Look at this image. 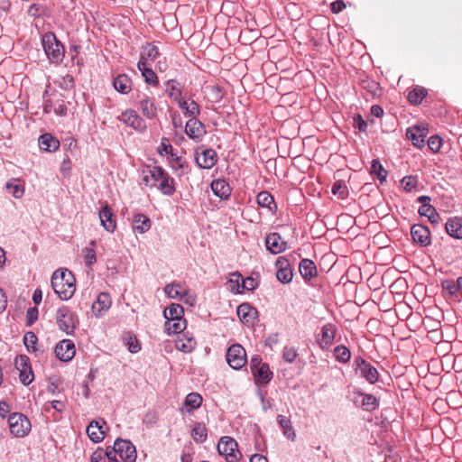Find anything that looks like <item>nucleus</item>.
Instances as JSON below:
<instances>
[{
	"instance_id": "59",
	"label": "nucleus",
	"mask_w": 462,
	"mask_h": 462,
	"mask_svg": "<svg viewBox=\"0 0 462 462\" xmlns=\"http://www.w3.org/2000/svg\"><path fill=\"white\" fill-rule=\"evenodd\" d=\"M257 283L254 279L248 277L242 281V290L253 291L255 289Z\"/></svg>"
},
{
	"instance_id": "39",
	"label": "nucleus",
	"mask_w": 462,
	"mask_h": 462,
	"mask_svg": "<svg viewBox=\"0 0 462 462\" xmlns=\"http://www.w3.org/2000/svg\"><path fill=\"white\" fill-rule=\"evenodd\" d=\"M257 203L262 208H267L270 211L276 208L273 196L268 191H261L257 195Z\"/></svg>"
},
{
	"instance_id": "10",
	"label": "nucleus",
	"mask_w": 462,
	"mask_h": 462,
	"mask_svg": "<svg viewBox=\"0 0 462 462\" xmlns=\"http://www.w3.org/2000/svg\"><path fill=\"white\" fill-rule=\"evenodd\" d=\"M355 364L356 366V370L370 383H374L378 380L379 374L377 370L371 365V364L360 357L356 358Z\"/></svg>"
},
{
	"instance_id": "1",
	"label": "nucleus",
	"mask_w": 462,
	"mask_h": 462,
	"mask_svg": "<svg viewBox=\"0 0 462 462\" xmlns=\"http://www.w3.org/2000/svg\"><path fill=\"white\" fill-rule=\"evenodd\" d=\"M143 181L145 185L156 187L162 194L171 196L174 193V180L161 167L154 166L143 171Z\"/></svg>"
},
{
	"instance_id": "20",
	"label": "nucleus",
	"mask_w": 462,
	"mask_h": 462,
	"mask_svg": "<svg viewBox=\"0 0 462 462\" xmlns=\"http://www.w3.org/2000/svg\"><path fill=\"white\" fill-rule=\"evenodd\" d=\"M102 424H106V422L104 420L101 422L98 420H92L87 428L88 436L95 443L102 441L105 438V431L103 430Z\"/></svg>"
},
{
	"instance_id": "18",
	"label": "nucleus",
	"mask_w": 462,
	"mask_h": 462,
	"mask_svg": "<svg viewBox=\"0 0 462 462\" xmlns=\"http://www.w3.org/2000/svg\"><path fill=\"white\" fill-rule=\"evenodd\" d=\"M111 298L109 294L101 292L98 294L96 301L92 303V312L96 317H100L111 307Z\"/></svg>"
},
{
	"instance_id": "40",
	"label": "nucleus",
	"mask_w": 462,
	"mask_h": 462,
	"mask_svg": "<svg viewBox=\"0 0 462 462\" xmlns=\"http://www.w3.org/2000/svg\"><path fill=\"white\" fill-rule=\"evenodd\" d=\"M254 377L258 380H262L264 383H268L273 376V373L270 370L269 365L266 363H263L258 367L256 370L253 372Z\"/></svg>"
},
{
	"instance_id": "51",
	"label": "nucleus",
	"mask_w": 462,
	"mask_h": 462,
	"mask_svg": "<svg viewBox=\"0 0 462 462\" xmlns=\"http://www.w3.org/2000/svg\"><path fill=\"white\" fill-rule=\"evenodd\" d=\"M5 187L12 193L14 198L21 199L23 196L24 188L23 186L8 182Z\"/></svg>"
},
{
	"instance_id": "34",
	"label": "nucleus",
	"mask_w": 462,
	"mask_h": 462,
	"mask_svg": "<svg viewBox=\"0 0 462 462\" xmlns=\"http://www.w3.org/2000/svg\"><path fill=\"white\" fill-rule=\"evenodd\" d=\"M140 109L143 115L149 119L155 117L157 115V108L155 106V104L148 97H145L143 99L141 100Z\"/></svg>"
},
{
	"instance_id": "25",
	"label": "nucleus",
	"mask_w": 462,
	"mask_h": 462,
	"mask_svg": "<svg viewBox=\"0 0 462 462\" xmlns=\"http://www.w3.org/2000/svg\"><path fill=\"white\" fill-rule=\"evenodd\" d=\"M165 294L171 299L182 300L188 295V290L179 282H172L164 287Z\"/></svg>"
},
{
	"instance_id": "8",
	"label": "nucleus",
	"mask_w": 462,
	"mask_h": 462,
	"mask_svg": "<svg viewBox=\"0 0 462 462\" xmlns=\"http://www.w3.org/2000/svg\"><path fill=\"white\" fill-rule=\"evenodd\" d=\"M115 444L120 459L124 462H135V447L129 440L118 439L115 441Z\"/></svg>"
},
{
	"instance_id": "60",
	"label": "nucleus",
	"mask_w": 462,
	"mask_h": 462,
	"mask_svg": "<svg viewBox=\"0 0 462 462\" xmlns=\"http://www.w3.org/2000/svg\"><path fill=\"white\" fill-rule=\"evenodd\" d=\"M344 185L341 181H336L332 187V193L334 195H338L339 197H344Z\"/></svg>"
},
{
	"instance_id": "54",
	"label": "nucleus",
	"mask_w": 462,
	"mask_h": 462,
	"mask_svg": "<svg viewBox=\"0 0 462 462\" xmlns=\"http://www.w3.org/2000/svg\"><path fill=\"white\" fill-rule=\"evenodd\" d=\"M28 357L26 356H19L15 358V366L21 372L22 370L30 369V365H28Z\"/></svg>"
},
{
	"instance_id": "23",
	"label": "nucleus",
	"mask_w": 462,
	"mask_h": 462,
	"mask_svg": "<svg viewBox=\"0 0 462 462\" xmlns=\"http://www.w3.org/2000/svg\"><path fill=\"white\" fill-rule=\"evenodd\" d=\"M336 334L335 327L328 323L322 327L320 332L319 345L322 348H328L334 341Z\"/></svg>"
},
{
	"instance_id": "19",
	"label": "nucleus",
	"mask_w": 462,
	"mask_h": 462,
	"mask_svg": "<svg viewBox=\"0 0 462 462\" xmlns=\"http://www.w3.org/2000/svg\"><path fill=\"white\" fill-rule=\"evenodd\" d=\"M265 245L272 254H280L286 249V243L277 233H272L266 236Z\"/></svg>"
},
{
	"instance_id": "52",
	"label": "nucleus",
	"mask_w": 462,
	"mask_h": 462,
	"mask_svg": "<svg viewBox=\"0 0 462 462\" xmlns=\"http://www.w3.org/2000/svg\"><path fill=\"white\" fill-rule=\"evenodd\" d=\"M297 356H298V354L294 347H292V346H285L284 347L283 353H282V357L286 362L292 363L296 359Z\"/></svg>"
},
{
	"instance_id": "7",
	"label": "nucleus",
	"mask_w": 462,
	"mask_h": 462,
	"mask_svg": "<svg viewBox=\"0 0 462 462\" xmlns=\"http://www.w3.org/2000/svg\"><path fill=\"white\" fill-rule=\"evenodd\" d=\"M226 362L236 370L241 369L246 364V352L239 344H234L226 351Z\"/></svg>"
},
{
	"instance_id": "28",
	"label": "nucleus",
	"mask_w": 462,
	"mask_h": 462,
	"mask_svg": "<svg viewBox=\"0 0 462 462\" xmlns=\"http://www.w3.org/2000/svg\"><path fill=\"white\" fill-rule=\"evenodd\" d=\"M356 402L360 403L361 407L365 411H374L378 406L377 399L372 394L358 393Z\"/></svg>"
},
{
	"instance_id": "41",
	"label": "nucleus",
	"mask_w": 462,
	"mask_h": 462,
	"mask_svg": "<svg viewBox=\"0 0 462 462\" xmlns=\"http://www.w3.org/2000/svg\"><path fill=\"white\" fill-rule=\"evenodd\" d=\"M201 403H202V397L197 393H189L186 396L185 402H184V405L186 407L189 408L188 410L189 412H190L194 409L199 408Z\"/></svg>"
},
{
	"instance_id": "12",
	"label": "nucleus",
	"mask_w": 462,
	"mask_h": 462,
	"mask_svg": "<svg viewBox=\"0 0 462 462\" xmlns=\"http://www.w3.org/2000/svg\"><path fill=\"white\" fill-rule=\"evenodd\" d=\"M76 353L75 345L69 339L60 341L55 347V355L61 361L71 360Z\"/></svg>"
},
{
	"instance_id": "29",
	"label": "nucleus",
	"mask_w": 462,
	"mask_h": 462,
	"mask_svg": "<svg viewBox=\"0 0 462 462\" xmlns=\"http://www.w3.org/2000/svg\"><path fill=\"white\" fill-rule=\"evenodd\" d=\"M447 233L455 238H462V222L461 219L454 217L448 219L445 225Z\"/></svg>"
},
{
	"instance_id": "46",
	"label": "nucleus",
	"mask_w": 462,
	"mask_h": 462,
	"mask_svg": "<svg viewBox=\"0 0 462 462\" xmlns=\"http://www.w3.org/2000/svg\"><path fill=\"white\" fill-rule=\"evenodd\" d=\"M166 92L168 93L170 97L176 102L182 97L181 92L180 88L177 87V83L174 80H169L167 82Z\"/></svg>"
},
{
	"instance_id": "21",
	"label": "nucleus",
	"mask_w": 462,
	"mask_h": 462,
	"mask_svg": "<svg viewBox=\"0 0 462 462\" xmlns=\"http://www.w3.org/2000/svg\"><path fill=\"white\" fill-rule=\"evenodd\" d=\"M178 106L183 110L186 116L196 118L200 114L199 106L194 100H187L183 97L177 101Z\"/></svg>"
},
{
	"instance_id": "4",
	"label": "nucleus",
	"mask_w": 462,
	"mask_h": 462,
	"mask_svg": "<svg viewBox=\"0 0 462 462\" xmlns=\"http://www.w3.org/2000/svg\"><path fill=\"white\" fill-rule=\"evenodd\" d=\"M217 451L227 462L238 461L241 454L237 449L236 441L230 437H222L217 444Z\"/></svg>"
},
{
	"instance_id": "48",
	"label": "nucleus",
	"mask_w": 462,
	"mask_h": 462,
	"mask_svg": "<svg viewBox=\"0 0 462 462\" xmlns=\"http://www.w3.org/2000/svg\"><path fill=\"white\" fill-rule=\"evenodd\" d=\"M145 56V61L148 60H154L159 56V50L156 46L148 43L143 47L141 57Z\"/></svg>"
},
{
	"instance_id": "22",
	"label": "nucleus",
	"mask_w": 462,
	"mask_h": 462,
	"mask_svg": "<svg viewBox=\"0 0 462 462\" xmlns=\"http://www.w3.org/2000/svg\"><path fill=\"white\" fill-rule=\"evenodd\" d=\"M137 67L148 84L156 85L158 83V78L154 71L148 67V63L145 61V56L140 57Z\"/></svg>"
},
{
	"instance_id": "6",
	"label": "nucleus",
	"mask_w": 462,
	"mask_h": 462,
	"mask_svg": "<svg viewBox=\"0 0 462 462\" xmlns=\"http://www.w3.org/2000/svg\"><path fill=\"white\" fill-rule=\"evenodd\" d=\"M10 431L16 437L26 436L31 430L29 420L21 413H13L8 419Z\"/></svg>"
},
{
	"instance_id": "63",
	"label": "nucleus",
	"mask_w": 462,
	"mask_h": 462,
	"mask_svg": "<svg viewBox=\"0 0 462 462\" xmlns=\"http://www.w3.org/2000/svg\"><path fill=\"white\" fill-rule=\"evenodd\" d=\"M346 7L345 3L342 0L335 1L331 4V8L334 13H338Z\"/></svg>"
},
{
	"instance_id": "13",
	"label": "nucleus",
	"mask_w": 462,
	"mask_h": 462,
	"mask_svg": "<svg viewBox=\"0 0 462 462\" xmlns=\"http://www.w3.org/2000/svg\"><path fill=\"white\" fill-rule=\"evenodd\" d=\"M217 160V152L213 149H204L200 153L197 152L196 162L202 169H211Z\"/></svg>"
},
{
	"instance_id": "26",
	"label": "nucleus",
	"mask_w": 462,
	"mask_h": 462,
	"mask_svg": "<svg viewBox=\"0 0 462 462\" xmlns=\"http://www.w3.org/2000/svg\"><path fill=\"white\" fill-rule=\"evenodd\" d=\"M175 346L180 351L189 353L195 348L196 340L192 336H189L188 333H184L181 337H178Z\"/></svg>"
},
{
	"instance_id": "56",
	"label": "nucleus",
	"mask_w": 462,
	"mask_h": 462,
	"mask_svg": "<svg viewBox=\"0 0 462 462\" xmlns=\"http://www.w3.org/2000/svg\"><path fill=\"white\" fill-rule=\"evenodd\" d=\"M103 454L108 458L109 462L118 461V451L117 448H116V444H114L113 447L106 448V452H103Z\"/></svg>"
},
{
	"instance_id": "55",
	"label": "nucleus",
	"mask_w": 462,
	"mask_h": 462,
	"mask_svg": "<svg viewBox=\"0 0 462 462\" xmlns=\"http://www.w3.org/2000/svg\"><path fill=\"white\" fill-rule=\"evenodd\" d=\"M416 180L414 177L406 176L402 180V186L405 190H411L416 186Z\"/></svg>"
},
{
	"instance_id": "33",
	"label": "nucleus",
	"mask_w": 462,
	"mask_h": 462,
	"mask_svg": "<svg viewBox=\"0 0 462 462\" xmlns=\"http://www.w3.org/2000/svg\"><path fill=\"white\" fill-rule=\"evenodd\" d=\"M277 421H278L279 425L281 426V428L282 429L284 436L287 439L294 441L296 439V433H295L293 427L291 426V420H289L288 418H286L283 415H279L277 417Z\"/></svg>"
},
{
	"instance_id": "30",
	"label": "nucleus",
	"mask_w": 462,
	"mask_h": 462,
	"mask_svg": "<svg viewBox=\"0 0 462 462\" xmlns=\"http://www.w3.org/2000/svg\"><path fill=\"white\" fill-rule=\"evenodd\" d=\"M300 273L305 280H310L317 274V268L313 261L303 259L300 263Z\"/></svg>"
},
{
	"instance_id": "44",
	"label": "nucleus",
	"mask_w": 462,
	"mask_h": 462,
	"mask_svg": "<svg viewBox=\"0 0 462 462\" xmlns=\"http://www.w3.org/2000/svg\"><path fill=\"white\" fill-rule=\"evenodd\" d=\"M242 275L238 273H234L230 274V278L228 280L229 290L233 292L239 293L242 291Z\"/></svg>"
},
{
	"instance_id": "17",
	"label": "nucleus",
	"mask_w": 462,
	"mask_h": 462,
	"mask_svg": "<svg viewBox=\"0 0 462 462\" xmlns=\"http://www.w3.org/2000/svg\"><path fill=\"white\" fill-rule=\"evenodd\" d=\"M428 134V127L424 125H415L407 130V136L415 146L421 147L424 144Z\"/></svg>"
},
{
	"instance_id": "37",
	"label": "nucleus",
	"mask_w": 462,
	"mask_h": 462,
	"mask_svg": "<svg viewBox=\"0 0 462 462\" xmlns=\"http://www.w3.org/2000/svg\"><path fill=\"white\" fill-rule=\"evenodd\" d=\"M430 200L431 199L429 196H420L418 198V201L423 204L419 208V214L420 216L427 217L429 221L433 223V210L431 208V206L429 204Z\"/></svg>"
},
{
	"instance_id": "58",
	"label": "nucleus",
	"mask_w": 462,
	"mask_h": 462,
	"mask_svg": "<svg viewBox=\"0 0 462 462\" xmlns=\"http://www.w3.org/2000/svg\"><path fill=\"white\" fill-rule=\"evenodd\" d=\"M26 316H27V325L31 326L38 319V310H37V308H29L27 310Z\"/></svg>"
},
{
	"instance_id": "24",
	"label": "nucleus",
	"mask_w": 462,
	"mask_h": 462,
	"mask_svg": "<svg viewBox=\"0 0 462 462\" xmlns=\"http://www.w3.org/2000/svg\"><path fill=\"white\" fill-rule=\"evenodd\" d=\"M39 146L45 152H54L60 147V142L51 134H43L39 137Z\"/></svg>"
},
{
	"instance_id": "42",
	"label": "nucleus",
	"mask_w": 462,
	"mask_h": 462,
	"mask_svg": "<svg viewBox=\"0 0 462 462\" xmlns=\"http://www.w3.org/2000/svg\"><path fill=\"white\" fill-rule=\"evenodd\" d=\"M427 90L421 87H416L408 94V99L411 104L418 105L426 97Z\"/></svg>"
},
{
	"instance_id": "11",
	"label": "nucleus",
	"mask_w": 462,
	"mask_h": 462,
	"mask_svg": "<svg viewBox=\"0 0 462 462\" xmlns=\"http://www.w3.org/2000/svg\"><path fill=\"white\" fill-rule=\"evenodd\" d=\"M185 133L190 139L199 142L206 134V128L197 117L189 118L185 125Z\"/></svg>"
},
{
	"instance_id": "61",
	"label": "nucleus",
	"mask_w": 462,
	"mask_h": 462,
	"mask_svg": "<svg viewBox=\"0 0 462 462\" xmlns=\"http://www.w3.org/2000/svg\"><path fill=\"white\" fill-rule=\"evenodd\" d=\"M167 140L166 139H162V142L161 143V145L158 147V152H160V154H163V153H169V151L171 150V145L167 143Z\"/></svg>"
},
{
	"instance_id": "64",
	"label": "nucleus",
	"mask_w": 462,
	"mask_h": 462,
	"mask_svg": "<svg viewBox=\"0 0 462 462\" xmlns=\"http://www.w3.org/2000/svg\"><path fill=\"white\" fill-rule=\"evenodd\" d=\"M262 359L260 356H253L251 358V361H250V365H251V369H252V372H254V370H256L258 367H260V365H262Z\"/></svg>"
},
{
	"instance_id": "2",
	"label": "nucleus",
	"mask_w": 462,
	"mask_h": 462,
	"mask_svg": "<svg viewBox=\"0 0 462 462\" xmlns=\"http://www.w3.org/2000/svg\"><path fill=\"white\" fill-rule=\"evenodd\" d=\"M51 286L60 300H67L76 291L74 275L68 270L56 271L51 277Z\"/></svg>"
},
{
	"instance_id": "35",
	"label": "nucleus",
	"mask_w": 462,
	"mask_h": 462,
	"mask_svg": "<svg viewBox=\"0 0 462 462\" xmlns=\"http://www.w3.org/2000/svg\"><path fill=\"white\" fill-rule=\"evenodd\" d=\"M165 331L171 334H179L181 333L186 328V320L184 319H177L175 320H166L165 322Z\"/></svg>"
},
{
	"instance_id": "27",
	"label": "nucleus",
	"mask_w": 462,
	"mask_h": 462,
	"mask_svg": "<svg viewBox=\"0 0 462 462\" xmlns=\"http://www.w3.org/2000/svg\"><path fill=\"white\" fill-rule=\"evenodd\" d=\"M277 265L279 269L276 273L277 279L282 283H289L292 280V271L288 268V262L283 259H279L277 261Z\"/></svg>"
},
{
	"instance_id": "43",
	"label": "nucleus",
	"mask_w": 462,
	"mask_h": 462,
	"mask_svg": "<svg viewBox=\"0 0 462 462\" xmlns=\"http://www.w3.org/2000/svg\"><path fill=\"white\" fill-rule=\"evenodd\" d=\"M89 245L90 246H87L82 250L83 257L88 266H91L97 261L96 252L94 250L96 241L92 240Z\"/></svg>"
},
{
	"instance_id": "45",
	"label": "nucleus",
	"mask_w": 462,
	"mask_h": 462,
	"mask_svg": "<svg viewBox=\"0 0 462 462\" xmlns=\"http://www.w3.org/2000/svg\"><path fill=\"white\" fill-rule=\"evenodd\" d=\"M191 436L196 442H203L207 439V429L202 423H196Z\"/></svg>"
},
{
	"instance_id": "31",
	"label": "nucleus",
	"mask_w": 462,
	"mask_h": 462,
	"mask_svg": "<svg viewBox=\"0 0 462 462\" xmlns=\"http://www.w3.org/2000/svg\"><path fill=\"white\" fill-rule=\"evenodd\" d=\"M211 189L215 195L220 199H227L230 195L231 189L224 180H216L211 183Z\"/></svg>"
},
{
	"instance_id": "53",
	"label": "nucleus",
	"mask_w": 462,
	"mask_h": 462,
	"mask_svg": "<svg viewBox=\"0 0 462 462\" xmlns=\"http://www.w3.org/2000/svg\"><path fill=\"white\" fill-rule=\"evenodd\" d=\"M33 373L32 371V369H28V370H22L20 373H19V378H20V381L22 382V383H23L24 385H28L30 384L32 380H33Z\"/></svg>"
},
{
	"instance_id": "38",
	"label": "nucleus",
	"mask_w": 462,
	"mask_h": 462,
	"mask_svg": "<svg viewBox=\"0 0 462 462\" xmlns=\"http://www.w3.org/2000/svg\"><path fill=\"white\" fill-rule=\"evenodd\" d=\"M134 229L139 233H144L151 227L150 219L142 214H137L134 217Z\"/></svg>"
},
{
	"instance_id": "32",
	"label": "nucleus",
	"mask_w": 462,
	"mask_h": 462,
	"mask_svg": "<svg viewBox=\"0 0 462 462\" xmlns=\"http://www.w3.org/2000/svg\"><path fill=\"white\" fill-rule=\"evenodd\" d=\"M113 85L116 91L123 94L128 93L132 88V81L125 74L118 75L115 79Z\"/></svg>"
},
{
	"instance_id": "47",
	"label": "nucleus",
	"mask_w": 462,
	"mask_h": 462,
	"mask_svg": "<svg viewBox=\"0 0 462 462\" xmlns=\"http://www.w3.org/2000/svg\"><path fill=\"white\" fill-rule=\"evenodd\" d=\"M371 173L376 175L381 181L385 180L387 176V171L383 169L378 160H373L371 165Z\"/></svg>"
},
{
	"instance_id": "5",
	"label": "nucleus",
	"mask_w": 462,
	"mask_h": 462,
	"mask_svg": "<svg viewBox=\"0 0 462 462\" xmlns=\"http://www.w3.org/2000/svg\"><path fill=\"white\" fill-rule=\"evenodd\" d=\"M56 321L60 330L71 335L74 332L78 319L69 308L62 307L57 310Z\"/></svg>"
},
{
	"instance_id": "62",
	"label": "nucleus",
	"mask_w": 462,
	"mask_h": 462,
	"mask_svg": "<svg viewBox=\"0 0 462 462\" xmlns=\"http://www.w3.org/2000/svg\"><path fill=\"white\" fill-rule=\"evenodd\" d=\"M90 462H106L103 451L97 450L94 452L93 455L91 456Z\"/></svg>"
},
{
	"instance_id": "16",
	"label": "nucleus",
	"mask_w": 462,
	"mask_h": 462,
	"mask_svg": "<svg viewBox=\"0 0 462 462\" xmlns=\"http://www.w3.org/2000/svg\"><path fill=\"white\" fill-rule=\"evenodd\" d=\"M236 313L240 320L246 325H253L258 315L257 310L248 303L240 304Z\"/></svg>"
},
{
	"instance_id": "50",
	"label": "nucleus",
	"mask_w": 462,
	"mask_h": 462,
	"mask_svg": "<svg viewBox=\"0 0 462 462\" xmlns=\"http://www.w3.org/2000/svg\"><path fill=\"white\" fill-rule=\"evenodd\" d=\"M23 343L28 350L32 349V351H35L36 350L35 346L37 343L36 335L32 331L25 333V335L23 337Z\"/></svg>"
},
{
	"instance_id": "49",
	"label": "nucleus",
	"mask_w": 462,
	"mask_h": 462,
	"mask_svg": "<svg viewBox=\"0 0 462 462\" xmlns=\"http://www.w3.org/2000/svg\"><path fill=\"white\" fill-rule=\"evenodd\" d=\"M334 355L336 359L340 362H346L351 356L350 351L344 346H337L334 350Z\"/></svg>"
},
{
	"instance_id": "36",
	"label": "nucleus",
	"mask_w": 462,
	"mask_h": 462,
	"mask_svg": "<svg viewBox=\"0 0 462 462\" xmlns=\"http://www.w3.org/2000/svg\"><path fill=\"white\" fill-rule=\"evenodd\" d=\"M183 308L176 303L171 304L163 311V316L166 319V320H175L177 319H183Z\"/></svg>"
},
{
	"instance_id": "15",
	"label": "nucleus",
	"mask_w": 462,
	"mask_h": 462,
	"mask_svg": "<svg viewBox=\"0 0 462 462\" xmlns=\"http://www.w3.org/2000/svg\"><path fill=\"white\" fill-rule=\"evenodd\" d=\"M99 219L102 226L108 232L112 233L116 227V218L111 208L105 203L99 210Z\"/></svg>"
},
{
	"instance_id": "3",
	"label": "nucleus",
	"mask_w": 462,
	"mask_h": 462,
	"mask_svg": "<svg viewBox=\"0 0 462 462\" xmlns=\"http://www.w3.org/2000/svg\"><path fill=\"white\" fill-rule=\"evenodd\" d=\"M42 43L47 57L55 62L62 60L64 57V47L58 41L53 32H46L42 35Z\"/></svg>"
},
{
	"instance_id": "9",
	"label": "nucleus",
	"mask_w": 462,
	"mask_h": 462,
	"mask_svg": "<svg viewBox=\"0 0 462 462\" xmlns=\"http://www.w3.org/2000/svg\"><path fill=\"white\" fill-rule=\"evenodd\" d=\"M117 119L136 131L143 132L146 129L144 121L133 109L125 110Z\"/></svg>"
},
{
	"instance_id": "14",
	"label": "nucleus",
	"mask_w": 462,
	"mask_h": 462,
	"mask_svg": "<svg viewBox=\"0 0 462 462\" xmlns=\"http://www.w3.org/2000/svg\"><path fill=\"white\" fill-rule=\"evenodd\" d=\"M411 233L414 242L423 246L430 244V231L428 226L421 224H415L412 226Z\"/></svg>"
},
{
	"instance_id": "57",
	"label": "nucleus",
	"mask_w": 462,
	"mask_h": 462,
	"mask_svg": "<svg viewBox=\"0 0 462 462\" xmlns=\"http://www.w3.org/2000/svg\"><path fill=\"white\" fill-rule=\"evenodd\" d=\"M128 350L131 353H137L140 351L141 346L135 337L130 336L127 340Z\"/></svg>"
}]
</instances>
